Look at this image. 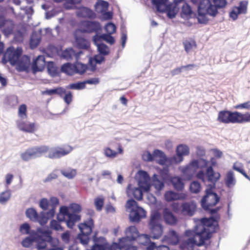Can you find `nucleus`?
<instances>
[{
	"instance_id": "1",
	"label": "nucleus",
	"mask_w": 250,
	"mask_h": 250,
	"mask_svg": "<svg viewBox=\"0 0 250 250\" xmlns=\"http://www.w3.org/2000/svg\"><path fill=\"white\" fill-rule=\"evenodd\" d=\"M215 226L216 222L213 218H202L195 227L194 230L186 231V235L189 238L182 241L180 245V249L194 250L195 246H203L205 241L211 238L212 234L215 231Z\"/></svg>"
},
{
	"instance_id": "2",
	"label": "nucleus",
	"mask_w": 250,
	"mask_h": 250,
	"mask_svg": "<svg viewBox=\"0 0 250 250\" xmlns=\"http://www.w3.org/2000/svg\"><path fill=\"white\" fill-rule=\"evenodd\" d=\"M212 4L209 0H202L198 6L197 17L198 21L201 23H207L208 19L207 15L215 16L218 13V8L225 7L227 5V0H212Z\"/></svg>"
},
{
	"instance_id": "3",
	"label": "nucleus",
	"mask_w": 250,
	"mask_h": 250,
	"mask_svg": "<svg viewBox=\"0 0 250 250\" xmlns=\"http://www.w3.org/2000/svg\"><path fill=\"white\" fill-rule=\"evenodd\" d=\"M217 120L224 124L250 123V112L242 113L238 111L223 110L218 112Z\"/></svg>"
},
{
	"instance_id": "4",
	"label": "nucleus",
	"mask_w": 250,
	"mask_h": 250,
	"mask_svg": "<svg viewBox=\"0 0 250 250\" xmlns=\"http://www.w3.org/2000/svg\"><path fill=\"white\" fill-rule=\"evenodd\" d=\"M82 210L81 206L76 203H72L69 206H63V222L69 229H73L77 222L81 220L80 214Z\"/></svg>"
},
{
	"instance_id": "5",
	"label": "nucleus",
	"mask_w": 250,
	"mask_h": 250,
	"mask_svg": "<svg viewBox=\"0 0 250 250\" xmlns=\"http://www.w3.org/2000/svg\"><path fill=\"white\" fill-rule=\"evenodd\" d=\"M22 52L21 47L18 46L15 49L14 59H11L10 65L15 66L16 70L19 72L28 73L30 71L31 58L27 55H22Z\"/></svg>"
},
{
	"instance_id": "6",
	"label": "nucleus",
	"mask_w": 250,
	"mask_h": 250,
	"mask_svg": "<svg viewBox=\"0 0 250 250\" xmlns=\"http://www.w3.org/2000/svg\"><path fill=\"white\" fill-rule=\"evenodd\" d=\"M152 2L156 6L158 11L166 12L170 19H173L176 16L179 9L178 5L180 3H176L175 0L169 4H167V0H152Z\"/></svg>"
},
{
	"instance_id": "7",
	"label": "nucleus",
	"mask_w": 250,
	"mask_h": 250,
	"mask_svg": "<svg viewBox=\"0 0 250 250\" xmlns=\"http://www.w3.org/2000/svg\"><path fill=\"white\" fill-rule=\"evenodd\" d=\"M126 207L130 210L129 218L131 221L139 222L141 219L146 217V211L142 208L139 207L134 200H128L126 202Z\"/></svg>"
},
{
	"instance_id": "8",
	"label": "nucleus",
	"mask_w": 250,
	"mask_h": 250,
	"mask_svg": "<svg viewBox=\"0 0 250 250\" xmlns=\"http://www.w3.org/2000/svg\"><path fill=\"white\" fill-rule=\"evenodd\" d=\"M94 226V221L91 218L79 224L78 228L81 231L79 238L81 243L83 245H87L88 243L89 235L92 233Z\"/></svg>"
},
{
	"instance_id": "9",
	"label": "nucleus",
	"mask_w": 250,
	"mask_h": 250,
	"mask_svg": "<svg viewBox=\"0 0 250 250\" xmlns=\"http://www.w3.org/2000/svg\"><path fill=\"white\" fill-rule=\"evenodd\" d=\"M212 187H208L206 190V195L201 200V206L206 210H209L211 208L215 206L219 201L220 198L217 194L212 191L214 188Z\"/></svg>"
},
{
	"instance_id": "10",
	"label": "nucleus",
	"mask_w": 250,
	"mask_h": 250,
	"mask_svg": "<svg viewBox=\"0 0 250 250\" xmlns=\"http://www.w3.org/2000/svg\"><path fill=\"white\" fill-rule=\"evenodd\" d=\"M125 240L124 241L125 242L126 240L133 241L139 238V242L141 245H146L150 241V236L147 234L139 235V231L137 228L134 226H131L127 228L125 230Z\"/></svg>"
},
{
	"instance_id": "11",
	"label": "nucleus",
	"mask_w": 250,
	"mask_h": 250,
	"mask_svg": "<svg viewBox=\"0 0 250 250\" xmlns=\"http://www.w3.org/2000/svg\"><path fill=\"white\" fill-rule=\"evenodd\" d=\"M206 176L207 180L212 184V185H208V187L215 188V183L220 179V174L218 172H215L212 166L208 167L206 173L202 170L198 171L196 174V177L201 180L203 182H205V177Z\"/></svg>"
},
{
	"instance_id": "12",
	"label": "nucleus",
	"mask_w": 250,
	"mask_h": 250,
	"mask_svg": "<svg viewBox=\"0 0 250 250\" xmlns=\"http://www.w3.org/2000/svg\"><path fill=\"white\" fill-rule=\"evenodd\" d=\"M48 146H42L28 148L21 154V158L24 161H28L32 159L40 157L42 153L47 152Z\"/></svg>"
},
{
	"instance_id": "13",
	"label": "nucleus",
	"mask_w": 250,
	"mask_h": 250,
	"mask_svg": "<svg viewBox=\"0 0 250 250\" xmlns=\"http://www.w3.org/2000/svg\"><path fill=\"white\" fill-rule=\"evenodd\" d=\"M208 162L205 159H201L199 161L194 160L192 161L188 165L182 168V173L188 176L192 175L195 171L199 168H203L207 167Z\"/></svg>"
},
{
	"instance_id": "14",
	"label": "nucleus",
	"mask_w": 250,
	"mask_h": 250,
	"mask_svg": "<svg viewBox=\"0 0 250 250\" xmlns=\"http://www.w3.org/2000/svg\"><path fill=\"white\" fill-rule=\"evenodd\" d=\"M189 154V148L186 145L181 144L178 145L176 149V155L170 157L169 161L171 164H178L184 160V156Z\"/></svg>"
},
{
	"instance_id": "15",
	"label": "nucleus",
	"mask_w": 250,
	"mask_h": 250,
	"mask_svg": "<svg viewBox=\"0 0 250 250\" xmlns=\"http://www.w3.org/2000/svg\"><path fill=\"white\" fill-rule=\"evenodd\" d=\"M101 29V25L97 21H83L80 23L79 28L76 30V33L97 32Z\"/></svg>"
},
{
	"instance_id": "16",
	"label": "nucleus",
	"mask_w": 250,
	"mask_h": 250,
	"mask_svg": "<svg viewBox=\"0 0 250 250\" xmlns=\"http://www.w3.org/2000/svg\"><path fill=\"white\" fill-rule=\"evenodd\" d=\"M45 58L44 55H40L33 59L31 62V70L33 74L42 71L45 66Z\"/></svg>"
},
{
	"instance_id": "17",
	"label": "nucleus",
	"mask_w": 250,
	"mask_h": 250,
	"mask_svg": "<svg viewBox=\"0 0 250 250\" xmlns=\"http://www.w3.org/2000/svg\"><path fill=\"white\" fill-rule=\"evenodd\" d=\"M55 215L53 209H50L47 211H42L38 213L37 221L41 226H44L47 223L48 220Z\"/></svg>"
},
{
	"instance_id": "18",
	"label": "nucleus",
	"mask_w": 250,
	"mask_h": 250,
	"mask_svg": "<svg viewBox=\"0 0 250 250\" xmlns=\"http://www.w3.org/2000/svg\"><path fill=\"white\" fill-rule=\"evenodd\" d=\"M140 179L138 184L140 188L146 191H148L150 188V178L147 172L143 170L139 171Z\"/></svg>"
},
{
	"instance_id": "19",
	"label": "nucleus",
	"mask_w": 250,
	"mask_h": 250,
	"mask_svg": "<svg viewBox=\"0 0 250 250\" xmlns=\"http://www.w3.org/2000/svg\"><path fill=\"white\" fill-rule=\"evenodd\" d=\"M196 209V205L193 201L185 202L181 205V213L184 215L192 216Z\"/></svg>"
},
{
	"instance_id": "20",
	"label": "nucleus",
	"mask_w": 250,
	"mask_h": 250,
	"mask_svg": "<svg viewBox=\"0 0 250 250\" xmlns=\"http://www.w3.org/2000/svg\"><path fill=\"white\" fill-rule=\"evenodd\" d=\"M165 199L168 202L176 200H185L187 198L188 195L185 193H177L174 191H167L164 194Z\"/></svg>"
},
{
	"instance_id": "21",
	"label": "nucleus",
	"mask_w": 250,
	"mask_h": 250,
	"mask_svg": "<svg viewBox=\"0 0 250 250\" xmlns=\"http://www.w3.org/2000/svg\"><path fill=\"white\" fill-rule=\"evenodd\" d=\"M247 6V3L244 1H241L238 6H235L232 8V10L229 13L230 17L233 20H236L238 15L246 13Z\"/></svg>"
},
{
	"instance_id": "22",
	"label": "nucleus",
	"mask_w": 250,
	"mask_h": 250,
	"mask_svg": "<svg viewBox=\"0 0 250 250\" xmlns=\"http://www.w3.org/2000/svg\"><path fill=\"white\" fill-rule=\"evenodd\" d=\"M57 219L58 221L54 219H52L50 221L49 224L50 229L55 230H62V226L60 223V222H62V205L60 206Z\"/></svg>"
},
{
	"instance_id": "23",
	"label": "nucleus",
	"mask_w": 250,
	"mask_h": 250,
	"mask_svg": "<svg viewBox=\"0 0 250 250\" xmlns=\"http://www.w3.org/2000/svg\"><path fill=\"white\" fill-rule=\"evenodd\" d=\"M163 219L165 222L169 225L174 226L177 222V217L167 208H165L163 211Z\"/></svg>"
},
{
	"instance_id": "24",
	"label": "nucleus",
	"mask_w": 250,
	"mask_h": 250,
	"mask_svg": "<svg viewBox=\"0 0 250 250\" xmlns=\"http://www.w3.org/2000/svg\"><path fill=\"white\" fill-rule=\"evenodd\" d=\"M164 240L167 241L169 244L176 245L179 243L180 238L177 232L175 230L171 229L165 236Z\"/></svg>"
},
{
	"instance_id": "25",
	"label": "nucleus",
	"mask_w": 250,
	"mask_h": 250,
	"mask_svg": "<svg viewBox=\"0 0 250 250\" xmlns=\"http://www.w3.org/2000/svg\"><path fill=\"white\" fill-rule=\"evenodd\" d=\"M154 159L157 160V163L161 165H164L167 163L170 164L169 161V158H167L166 154L162 150L159 149H155L154 150Z\"/></svg>"
},
{
	"instance_id": "26",
	"label": "nucleus",
	"mask_w": 250,
	"mask_h": 250,
	"mask_svg": "<svg viewBox=\"0 0 250 250\" xmlns=\"http://www.w3.org/2000/svg\"><path fill=\"white\" fill-rule=\"evenodd\" d=\"M15 48L13 46H10L6 48L1 59V62L6 64L8 62L10 63L11 59H14Z\"/></svg>"
},
{
	"instance_id": "27",
	"label": "nucleus",
	"mask_w": 250,
	"mask_h": 250,
	"mask_svg": "<svg viewBox=\"0 0 250 250\" xmlns=\"http://www.w3.org/2000/svg\"><path fill=\"white\" fill-rule=\"evenodd\" d=\"M82 53V51L76 53L72 48L66 49L63 50V59L67 61H71L75 59L76 61H78L80 55Z\"/></svg>"
},
{
	"instance_id": "28",
	"label": "nucleus",
	"mask_w": 250,
	"mask_h": 250,
	"mask_svg": "<svg viewBox=\"0 0 250 250\" xmlns=\"http://www.w3.org/2000/svg\"><path fill=\"white\" fill-rule=\"evenodd\" d=\"M104 155L110 158H114L116 157L118 154H122L123 153V149L120 144L118 145V151H115L111 149L109 147H105L104 149Z\"/></svg>"
},
{
	"instance_id": "29",
	"label": "nucleus",
	"mask_w": 250,
	"mask_h": 250,
	"mask_svg": "<svg viewBox=\"0 0 250 250\" xmlns=\"http://www.w3.org/2000/svg\"><path fill=\"white\" fill-rule=\"evenodd\" d=\"M111 34H104L102 35L96 34L93 37V42L94 43H97V42H101L102 40H103L110 44H113L115 41L114 38L111 36Z\"/></svg>"
},
{
	"instance_id": "30",
	"label": "nucleus",
	"mask_w": 250,
	"mask_h": 250,
	"mask_svg": "<svg viewBox=\"0 0 250 250\" xmlns=\"http://www.w3.org/2000/svg\"><path fill=\"white\" fill-rule=\"evenodd\" d=\"M225 183L226 186L228 188H232L235 185L236 179L232 171L229 170L227 172L225 178Z\"/></svg>"
},
{
	"instance_id": "31",
	"label": "nucleus",
	"mask_w": 250,
	"mask_h": 250,
	"mask_svg": "<svg viewBox=\"0 0 250 250\" xmlns=\"http://www.w3.org/2000/svg\"><path fill=\"white\" fill-rule=\"evenodd\" d=\"M41 40V37L38 35V33L36 31H33L31 35L29 41L30 48L34 49L37 47L39 45Z\"/></svg>"
},
{
	"instance_id": "32",
	"label": "nucleus",
	"mask_w": 250,
	"mask_h": 250,
	"mask_svg": "<svg viewBox=\"0 0 250 250\" xmlns=\"http://www.w3.org/2000/svg\"><path fill=\"white\" fill-rule=\"evenodd\" d=\"M120 247L117 243H113L112 245H94L91 250H115L116 249H119Z\"/></svg>"
},
{
	"instance_id": "33",
	"label": "nucleus",
	"mask_w": 250,
	"mask_h": 250,
	"mask_svg": "<svg viewBox=\"0 0 250 250\" xmlns=\"http://www.w3.org/2000/svg\"><path fill=\"white\" fill-rule=\"evenodd\" d=\"M77 15L79 17L93 18L95 17V14L89 8L83 7L77 11Z\"/></svg>"
},
{
	"instance_id": "34",
	"label": "nucleus",
	"mask_w": 250,
	"mask_h": 250,
	"mask_svg": "<svg viewBox=\"0 0 250 250\" xmlns=\"http://www.w3.org/2000/svg\"><path fill=\"white\" fill-rule=\"evenodd\" d=\"M171 183L175 190L182 191L184 188V183L179 177H173L171 179Z\"/></svg>"
},
{
	"instance_id": "35",
	"label": "nucleus",
	"mask_w": 250,
	"mask_h": 250,
	"mask_svg": "<svg viewBox=\"0 0 250 250\" xmlns=\"http://www.w3.org/2000/svg\"><path fill=\"white\" fill-rule=\"evenodd\" d=\"M46 68L48 74L52 77L57 76L59 74L58 67L56 65L55 63L52 61L47 62Z\"/></svg>"
},
{
	"instance_id": "36",
	"label": "nucleus",
	"mask_w": 250,
	"mask_h": 250,
	"mask_svg": "<svg viewBox=\"0 0 250 250\" xmlns=\"http://www.w3.org/2000/svg\"><path fill=\"white\" fill-rule=\"evenodd\" d=\"M26 123L24 121L21 120H18L17 121V125L19 129L21 131H23L25 132L28 133H33L35 130V125L34 123H30V125L29 127L25 129V127L26 126Z\"/></svg>"
},
{
	"instance_id": "37",
	"label": "nucleus",
	"mask_w": 250,
	"mask_h": 250,
	"mask_svg": "<svg viewBox=\"0 0 250 250\" xmlns=\"http://www.w3.org/2000/svg\"><path fill=\"white\" fill-rule=\"evenodd\" d=\"M78 34L76 33V31L75 36L78 47L81 49H88L90 46L89 42L85 39L78 37L77 35Z\"/></svg>"
},
{
	"instance_id": "38",
	"label": "nucleus",
	"mask_w": 250,
	"mask_h": 250,
	"mask_svg": "<svg viewBox=\"0 0 250 250\" xmlns=\"http://www.w3.org/2000/svg\"><path fill=\"white\" fill-rule=\"evenodd\" d=\"M47 151L49 152L47 157L50 159H57L62 156V148L58 150L56 148L48 147Z\"/></svg>"
},
{
	"instance_id": "39",
	"label": "nucleus",
	"mask_w": 250,
	"mask_h": 250,
	"mask_svg": "<svg viewBox=\"0 0 250 250\" xmlns=\"http://www.w3.org/2000/svg\"><path fill=\"white\" fill-rule=\"evenodd\" d=\"M27 218L33 222H36L38 216V213L36 209L33 208H29L26 209L25 212Z\"/></svg>"
},
{
	"instance_id": "40",
	"label": "nucleus",
	"mask_w": 250,
	"mask_h": 250,
	"mask_svg": "<svg viewBox=\"0 0 250 250\" xmlns=\"http://www.w3.org/2000/svg\"><path fill=\"white\" fill-rule=\"evenodd\" d=\"M15 24L13 21L9 20L5 26H3L2 29L3 34L6 37L13 33V30Z\"/></svg>"
},
{
	"instance_id": "41",
	"label": "nucleus",
	"mask_w": 250,
	"mask_h": 250,
	"mask_svg": "<svg viewBox=\"0 0 250 250\" xmlns=\"http://www.w3.org/2000/svg\"><path fill=\"white\" fill-rule=\"evenodd\" d=\"M151 230V237L154 239H159L163 234V227L162 226H156L151 227L150 228Z\"/></svg>"
},
{
	"instance_id": "42",
	"label": "nucleus",
	"mask_w": 250,
	"mask_h": 250,
	"mask_svg": "<svg viewBox=\"0 0 250 250\" xmlns=\"http://www.w3.org/2000/svg\"><path fill=\"white\" fill-rule=\"evenodd\" d=\"M26 31L24 27L16 30L14 35V40L17 42H22L24 40V36Z\"/></svg>"
},
{
	"instance_id": "43",
	"label": "nucleus",
	"mask_w": 250,
	"mask_h": 250,
	"mask_svg": "<svg viewBox=\"0 0 250 250\" xmlns=\"http://www.w3.org/2000/svg\"><path fill=\"white\" fill-rule=\"evenodd\" d=\"M3 103L4 104L12 107L16 106L18 103V98L17 96L10 95L5 98Z\"/></svg>"
},
{
	"instance_id": "44",
	"label": "nucleus",
	"mask_w": 250,
	"mask_h": 250,
	"mask_svg": "<svg viewBox=\"0 0 250 250\" xmlns=\"http://www.w3.org/2000/svg\"><path fill=\"white\" fill-rule=\"evenodd\" d=\"M47 51L50 52L52 54H56L58 55L61 59L62 58V45H60L59 48L53 45L50 44L47 46Z\"/></svg>"
},
{
	"instance_id": "45",
	"label": "nucleus",
	"mask_w": 250,
	"mask_h": 250,
	"mask_svg": "<svg viewBox=\"0 0 250 250\" xmlns=\"http://www.w3.org/2000/svg\"><path fill=\"white\" fill-rule=\"evenodd\" d=\"M192 14V11L190 6L187 3H184L182 8V17L183 18L188 19L191 17Z\"/></svg>"
},
{
	"instance_id": "46",
	"label": "nucleus",
	"mask_w": 250,
	"mask_h": 250,
	"mask_svg": "<svg viewBox=\"0 0 250 250\" xmlns=\"http://www.w3.org/2000/svg\"><path fill=\"white\" fill-rule=\"evenodd\" d=\"M183 44L187 53H188L192 48H195L197 47L195 41L192 39L185 41L183 42Z\"/></svg>"
},
{
	"instance_id": "47",
	"label": "nucleus",
	"mask_w": 250,
	"mask_h": 250,
	"mask_svg": "<svg viewBox=\"0 0 250 250\" xmlns=\"http://www.w3.org/2000/svg\"><path fill=\"white\" fill-rule=\"evenodd\" d=\"M104 61V57L100 54V55H95L93 58H90L89 60V63L92 66V69L94 70L96 69V64L93 66V62H94L95 63H101Z\"/></svg>"
},
{
	"instance_id": "48",
	"label": "nucleus",
	"mask_w": 250,
	"mask_h": 250,
	"mask_svg": "<svg viewBox=\"0 0 250 250\" xmlns=\"http://www.w3.org/2000/svg\"><path fill=\"white\" fill-rule=\"evenodd\" d=\"M75 65L76 73L80 75L83 74L88 69V65L87 64L79 62L78 61H76V62L75 63Z\"/></svg>"
},
{
	"instance_id": "49",
	"label": "nucleus",
	"mask_w": 250,
	"mask_h": 250,
	"mask_svg": "<svg viewBox=\"0 0 250 250\" xmlns=\"http://www.w3.org/2000/svg\"><path fill=\"white\" fill-rule=\"evenodd\" d=\"M43 95H52L54 94H59L60 97H62V87L54 88L52 89H46L42 92Z\"/></svg>"
},
{
	"instance_id": "50",
	"label": "nucleus",
	"mask_w": 250,
	"mask_h": 250,
	"mask_svg": "<svg viewBox=\"0 0 250 250\" xmlns=\"http://www.w3.org/2000/svg\"><path fill=\"white\" fill-rule=\"evenodd\" d=\"M94 43L97 46L98 50L100 54L105 56L109 54V49L106 44L103 43H100L99 42Z\"/></svg>"
},
{
	"instance_id": "51",
	"label": "nucleus",
	"mask_w": 250,
	"mask_h": 250,
	"mask_svg": "<svg viewBox=\"0 0 250 250\" xmlns=\"http://www.w3.org/2000/svg\"><path fill=\"white\" fill-rule=\"evenodd\" d=\"M63 72L70 76L75 74L76 72L75 63L74 64L70 63L63 64Z\"/></svg>"
},
{
	"instance_id": "52",
	"label": "nucleus",
	"mask_w": 250,
	"mask_h": 250,
	"mask_svg": "<svg viewBox=\"0 0 250 250\" xmlns=\"http://www.w3.org/2000/svg\"><path fill=\"white\" fill-rule=\"evenodd\" d=\"M37 231L39 233L42 234L43 236H44V238H43L44 239H47L49 237L52 236V230L48 227H46L44 228H41L39 227L37 229Z\"/></svg>"
},
{
	"instance_id": "53",
	"label": "nucleus",
	"mask_w": 250,
	"mask_h": 250,
	"mask_svg": "<svg viewBox=\"0 0 250 250\" xmlns=\"http://www.w3.org/2000/svg\"><path fill=\"white\" fill-rule=\"evenodd\" d=\"M11 192L10 189H7L0 193V203L5 204L10 198Z\"/></svg>"
},
{
	"instance_id": "54",
	"label": "nucleus",
	"mask_w": 250,
	"mask_h": 250,
	"mask_svg": "<svg viewBox=\"0 0 250 250\" xmlns=\"http://www.w3.org/2000/svg\"><path fill=\"white\" fill-rule=\"evenodd\" d=\"M31 229V227L28 222H24L21 224L19 227V231L23 235H27L29 233L30 230Z\"/></svg>"
},
{
	"instance_id": "55",
	"label": "nucleus",
	"mask_w": 250,
	"mask_h": 250,
	"mask_svg": "<svg viewBox=\"0 0 250 250\" xmlns=\"http://www.w3.org/2000/svg\"><path fill=\"white\" fill-rule=\"evenodd\" d=\"M62 174V169L56 170L53 172L49 174L47 177L43 180L44 183H47L51 181L53 179H55L58 178L59 173Z\"/></svg>"
},
{
	"instance_id": "56",
	"label": "nucleus",
	"mask_w": 250,
	"mask_h": 250,
	"mask_svg": "<svg viewBox=\"0 0 250 250\" xmlns=\"http://www.w3.org/2000/svg\"><path fill=\"white\" fill-rule=\"evenodd\" d=\"M18 116L21 119H24L27 118V106L25 104H22L19 106Z\"/></svg>"
},
{
	"instance_id": "57",
	"label": "nucleus",
	"mask_w": 250,
	"mask_h": 250,
	"mask_svg": "<svg viewBox=\"0 0 250 250\" xmlns=\"http://www.w3.org/2000/svg\"><path fill=\"white\" fill-rule=\"evenodd\" d=\"M189 188L192 193H198L201 190V185L197 181H193L190 185Z\"/></svg>"
},
{
	"instance_id": "58",
	"label": "nucleus",
	"mask_w": 250,
	"mask_h": 250,
	"mask_svg": "<svg viewBox=\"0 0 250 250\" xmlns=\"http://www.w3.org/2000/svg\"><path fill=\"white\" fill-rule=\"evenodd\" d=\"M76 174L77 171L75 169L69 168L63 171V176L69 179H73Z\"/></svg>"
},
{
	"instance_id": "59",
	"label": "nucleus",
	"mask_w": 250,
	"mask_h": 250,
	"mask_svg": "<svg viewBox=\"0 0 250 250\" xmlns=\"http://www.w3.org/2000/svg\"><path fill=\"white\" fill-rule=\"evenodd\" d=\"M82 0H63L65 2L63 3V7L66 9H71L73 8L75 4L81 2Z\"/></svg>"
},
{
	"instance_id": "60",
	"label": "nucleus",
	"mask_w": 250,
	"mask_h": 250,
	"mask_svg": "<svg viewBox=\"0 0 250 250\" xmlns=\"http://www.w3.org/2000/svg\"><path fill=\"white\" fill-rule=\"evenodd\" d=\"M36 242V248L38 250H43L47 247L46 240L40 237V239H38Z\"/></svg>"
},
{
	"instance_id": "61",
	"label": "nucleus",
	"mask_w": 250,
	"mask_h": 250,
	"mask_svg": "<svg viewBox=\"0 0 250 250\" xmlns=\"http://www.w3.org/2000/svg\"><path fill=\"white\" fill-rule=\"evenodd\" d=\"M39 205L42 211L47 210L50 206L49 200L46 198H42L40 200Z\"/></svg>"
},
{
	"instance_id": "62",
	"label": "nucleus",
	"mask_w": 250,
	"mask_h": 250,
	"mask_svg": "<svg viewBox=\"0 0 250 250\" xmlns=\"http://www.w3.org/2000/svg\"><path fill=\"white\" fill-rule=\"evenodd\" d=\"M159 218L160 215L158 213L154 214L151 217L150 222H149V226L150 228L151 227H154L156 226L161 225L159 223Z\"/></svg>"
},
{
	"instance_id": "63",
	"label": "nucleus",
	"mask_w": 250,
	"mask_h": 250,
	"mask_svg": "<svg viewBox=\"0 0 250 250\" xmlns=\"http://www.w3.org/2000/svg\"><path fill=\"white\" fill-rule=\"evenodd\" d=\"M133 196L138 200H141L143 199V192L141 188H136L132 189Z\"/></svg>"
},
{
	"instance_id": "64",
	"label": "nucleus",
	"mask_w": 250,
	"mask_h": 250,
	"mask_svg": "<svg viewBox=\"0 0 250 250\" xmlns=\"http://www.w3.org/2000/svg\"><path fill=\"white\" fill-rule=\"evenodd\" d=\"M34 242L32 241L29 237H25L21 242V245L25 248L31 247Z\"/></svg>"
}]
</instances>
